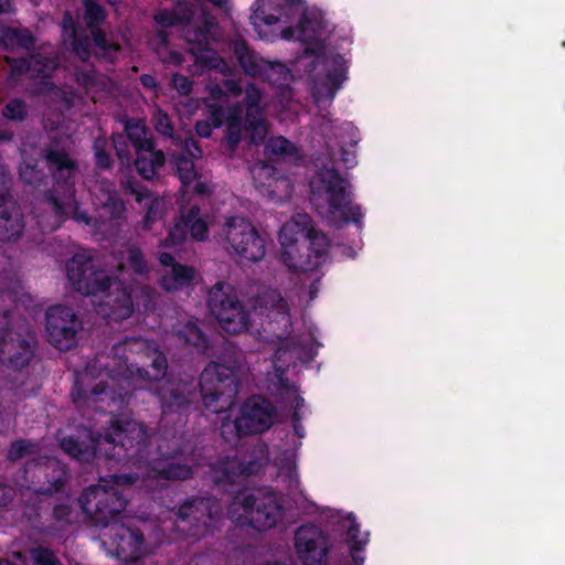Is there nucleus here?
<instances>
[{
  "instance_id": "46",
  "label": "nucleus",
  "mask_w": 565,
  "mask_h": 565,
  "mask_svg": "<svg viewBox=\"0 0 565 565\" xmlns=\"http://www.w3.org/2000/svg\"><path fill=\"white\" fill-rule=\"evenodd\" d=\"M63 35H64V39H66V36H68L71 40H72V45L74 46V50L77 52V54L82 57V58H85L86 56V53L84 52L83 54L79 52V49L78 46L76 45L75 43V40H74V35H75V29H74V22H73V19L70 14H66L64 17V20H63ZM67 40H65L66 42Z\"/></svg>"
},
{
  "instance_id": "58",
  "label": "nucleus",
  "mask_w": 565,
  "mask_h": 565,
  "mask_svg": "<svg viewBox=\"0 0 565 565\" xmlns=\"http://www.w3.org/2000/svg\"><path fill=\"white\" fill-rule=\"evenodd\" d=\"M141 83L146 86V87H154V78L151 76V75H143L141 77Z\"/></svg>"
},
{
  "instance_id": "54",
  "label": "nucleus",
  "mask_w": 565,
  "mask_h": 565,
  "mask_svg": "<svg viewBox=\"0 0 565 565\" xmlns=\"http://www.w3.org/2000/svg\"><path fill=\"white\" fill-rule=\"evenodd\" d=\"M52 207L56 214H68L73 210V206L70 202H60L58 200H53Z\"/></svg>"
},
{
  "instance_id": "60",
  "label": "nucleus",
  "mask_w": 565,
  "mask_h": 565,
  "mask_svg": "<svg viewBox=\"0 0 565 565\" xmlns=\"http://www.w3.org/2000/svg\"><path fill=\"white\" fill-rule=\"evenodd\" d=\"M170 63L180 64L181 56L178 53H171Z\"/></svg>"
},
{
  "instance_id": "21",
  "label": "nucleus",
  "mask_w": 565,
  "mask_h": 565,
  "mask_svg": "<svg viewBox=\"0 0 565 565\" xmlns=\"http://www.w3.org/2000/svg\"><path fill=\"white\" fill-rule=\"evenodd\" d=\"M93 204L98 217L105 221H116L124 212V203L111 191L110 184L99 183L92 189Z\"/></svg>"
},
{
  "instance_id": "6",
  "label": "nucleus",
  "mask_w": 565,
  "mask_h": 565,
  "mask_svg": "<svg viewBox=\"0 0 565 565\" xmlns=\"http://www.w3.org/2000/svg\"><path fill=\"white\" fill-rule=\"evenodd\" d=\"M228 518L237 525L266 531L284 519L281 498L271 491L255 490L236 495L228 508Z\"/></svg>"
},
{
  "instance_id": "63",
  "label": "nucleus",
  "mask_w": 565,
  "mask_h": 565,
  "mask_svg": "<svg viewBox=\"0 0 565 565\" xmlns=\"http://www.w3.org/2000/svg\"><path fill=\"white\" fill-rule=\"evenodd\" d=\"M0 491H3V489L0 487ZM9 500V497L3 494V497L0 498V504H6Z\"/></svg>"
},
{
  "instance_id": "51",
  "label": "nucleus",
  "mask_w": 565,
  "mask_h": 565,
  "mask_svg": "<svg viewBox=\"0 0 565 565\" xmlns=\"http://www.w3.org/2000/svg\"><path fill=\"white\" fill-rule=\"evenodd\" d=\"M172 83L174 87L182 94H186L191 89V83L185 76L177 74L173 76Z\"/></svg>"
},
{
  "instance_id": "10",
  "label": "nucleus",
  "mask_w": 565,
  "mask_h": 565,
  "mask_svg": "<svg viewBox=\"0 0 565 565\" xmlns=\"http://www.w3.org/2000/svg\"><path fill=\"white\" fill-rule=\"evenodd\" d=\"M209 306L221 328L226 332L237 334L248 330L250 315L230 284L221 281L211 288Z\"/></svg>"
},
{
  "instance_id": "30",
  "label": "nucleus",
  "mask_w": 565,
  "mask_h": 565,
  "mask_svg": "<svg viewBox=\"0 0 565 565\" xmlns=\"http://www.w3.org/2000/svg\"><path fill=\"white\" fill-rule=\"evenodd\" d=\"M137 200L140 202L145 201V204L148 207V211H147L146 217H145V227L146 228H151L152 223L160 220L169 209V204H168L167 200L163 198H150V195H145V196L138 195Z\"/></svg>"
},
{
  "instance_id": "57",
  "label": "nucleus",
  "mask_w": 565,
  "mask_h": 565,
  "mask_svg": "<svg viewBox=\"0 0 565 565\" xmlns=\"http://www.w3.org/2000/svg\"><path fill=\"white\" fill-rule=\"evenodd\" d=\"M96 160H97V164L103 168H107L110 163L109 157L106 153L100 152V151L96 152Z\"/></svg>"
},
{
  "instance_id": "47",
  "label": "nucleus",
  "mask_w": 565,
  "mask_h": 565,
  "mask_svg": "<svg viewBox=\"0 0 565 565\" xmlns=\"http://www.w3.org/2000/svg\"><path fill=\"white\" fill-rule=\"evenodd\" d=\"M269 298H270V308L273 310L277 311V313L281 315L282 320H285L287 322L288 318L285 317V315L287 313V309H288L287 302L280 297V295L278 292H271L269 295Z\"/></svg>"
},
{
  "instance_id": "26",
  "label": "nucleus",
  "mask_w": 565,
  "mask_h": 565,
  "mask_svg": "<svg viewBox=\"0 0 565 565\" xmlns=\"http://www.w3.org/2000/svg\"><path fill=\"white\" fill-rule=\"evenodd\" d=\"M282 36L286 39L295 38L299 41L306 42L308 46L305 50V54L301 57V61L311 58L315 55L317 45L320 49V41L322 39V32L320 31V25L313 21H306L301 24L299 29L296 31L287 30L282 33Z\"/></svg>"
},
{
  "instance_id": "35",
  "label": "nucleus",
  "mask_w": 565,
  "mask_h": 565,
  "mask_svg": "<svg viewBox=\"0 0 565 565\" xmlns=\"http://www.w3.org/2000/svg\"><path fill=\"white\" fill-rule=\"evenodd\" d=\"M178 337L183 339L185 343L193 347H201L204 343V337L196 324L189 322L177 331Z\"/></svg>"
},
{
  "instance_id": "53",
  "label": "nucleus",
  "mask_w": 565,
  "mask_h": 565,
  "mask_svg": "<svg viewBox=\"0 0 565 565\" xmlns=\"http://www.w3.org/2000/svg\"><path fill=\"white\" fill-rule=\"evenodd\" d=\"M20 175L26 183H32L36 179V171L32 166L24 164L20 168Z\"/></svg>"
},
{
  "instance_id": "20",
  "label": "nucleus",
  "mask_w": 565,
  "mask_h": 565,
  "mask_svg": "<svg viewBox=\"0 0 565 565\" xmlns=\"http://www.w3.org/2000/svg\"><path fill=\"white\" fill-rule=\"evenodd\" d=\"M188 230L196 241H204L209 236L207 222L200 213L198 206H192L180 220L169 228L168 236L161 242L163 247H173L182 244L186 237Z\"/></svg>"
},
{
  "instance_id": "5",
  "label": "nucleus",
  "mask_w": 565,
  "mask_h": 565,
  "mask_svg": "<svg viewBox=\"0 0 565 565\" xmlns=\"http://www.w3.org/2000/svg\"><path fill=\"white\" fill-rule=\"evenodd\" d=\"M138 479V475H121L100 479L98 484L87 488L82 493L79 503L83 511L96 524L108 526L110 520L121 513L127 505L122 492L135 484Z\"/></svg>"
},
{
  "instance_id": "24",
  "label": "nucleus",
  "mask_w": 565,
  "mask_h": 565,
  "mask_svg": "<svg viewBox=\"0 0 565 565\" xmlns=\"http://www.w3.org/2000/svg\"><path fill=\"white\" fill-rule=\"evenodd\" d=\"M24 224L15 202L0 198V239L11 241L19 237Z\"/></svg>"
},
{
  "instance_id": "50",
  "label": "nucleus",
  "mask_w": 565,
  "mask_h": 565,
  "mask_svg": "<svg viewBox=\"0 0 565 565\" xmlns=\"http://www.w3.org/2000/svg\"><path fill=\"white\" fill-rule=\"evenodd\" d=\"M236 53L238 55L239 63L246 73L255 75L257 73V68L252 63V56L247 53L242 54L239 50H237Z\"/></svg>"
},
{
  "instance_id": "64",
  "label": "nucleus",
  "mask_w": 565,
  "mask_h": 565,
  "mask_svg": "<svg viewBox=\"0 0 565 565\" xmlns=\"http://www.w3.org/2000/svg\"><path fill=\"white\" fill-rule=\"evenodd\" d=\"M221 125H222V120H221L218 117H215V119H214V126H215V127H218V126H221Z\"/></svg>"
},
{
  "instance_id": "42",
  "label": "nucleus",
  "mask_w": 565,
  "mask_h": 565,
  "mask_svg": "<svg viewBox=\"0 0 565 565\" xmlns=\"http://www.w3.org/2000/svg\"><path fill=\"white\" fill-rule=\"evenodd\" d=\"M237 468L236 461L228 462V467H215L212 469V479L215 482L234 481L235 470Z\"/></svg>"
},
{
  "instance_id": "34",
  "label": "nucleus",
  "mask_w": 565,
  "mask_h": 565,
  "mask_svg": "<svg viewBox=\"0 0 565 565\" xmlns=\"http://www.w3.org/2000/svg\"><path fill=\"white\" fill-rule=\"evenodd\" d=\"M47 161L51 168L61 172V177H68L73 169V161L65 153L51 151L47 154Z\"/></svg>"
},
{
  "instance_id": "59",
  "label": "nucleus",
  "mask_w": 565,
  "mask_h": 565,
  "mask_svg": "<svg viewBox=\"0 0 565 565\" xmlns=\"http://www.w3.org/2000/svg\"><path fill=\"white\" fill-rule=\"evenodd\" d=\"M83 85H85L89 90L94 88V81H90L89 77L81 79Z\"/></svg>"
},
{
  "instance_id": "61",
  "label": "nucleus",
  "mask_w": 565,
  "mask_h": 565,
  "mask_svg": "<svg viewBox=\"0 0 565 565\" xmlns=\"http://www.w3.org/2000/svg\"><path fill=\"white\" fill-rule=\"evenodd\" d=\"M353 562L355 565H363L364 558L359 557L358 555H353Z\"/></svg>"
},
{
  "instance_id": "40",
  "label": "nucleus",
  "mask_w": 565,
  "mask_h": 565,
  "mask_svg": "<svg viewBox=\"0 0 565 565\" xmlns=\"http://www.w3.org/2000/svg\"><path fill=\"white\" fill-rule=\"evenodd\" d=\"M179 178L183 184H190L196 179V171L192 159L181 157L177 160Z\"/></svg>"
},
{
  "instance_id": "33",
  "label": "nucleus",
  "mask_w": 565,
  "mask_h": 565,
  "mask_svg": "<svg viewBox=\"0 0 565 565\" xmlns=\"http://www.w3.org/2000/svg\"><path fill=\"white\" fill-rule=\"evenodd\" d=\"M188 8L179 4L173 11L160 10L156 13L154 20L162 28L171 26L188 19Z\"/></svg>"
},
{
  "instance_id": "43",
  "label": "nucleus",
  "mask_w": 565,
  "mask_h": 565,
  "mask_svg": "<svg viewBox=\"0 0 565 565\" xmlns=\"http://www.w3.org/2000/svg\"><path fill=\"white\" fill-rule=\"evenodd\" d=\"M316 61L318 64H322L323 66H329V64L335 65V73L331 76L332 83H335L339 81V78L342 76V72L344 70V61L342 57H328V56H321L317 55Z\"/></svg>"
},
{
  "instance_id": "56",
  "label": "nucleus",
  "mask_w": 565,
  "mask_h": 565,
  "mask_svg": "<svg viewBox=\"0 0 565 565\" xmlns=\"http://www.w3.org/2000/svg\"><path fill=\"white\" fill-rule=\"evenodd\" d=\"M185 150L192 158H198L201 156V151L194 140L190 139L185 142Z\"/></svg>"
},
{
  "instance_id": "39",
  "label": "nucleus",
  "mask_w": 565,
  "mask_h": 565,
  "mask_svg": "<svg viewBox=\"0 0 565 565\" xmlns=\"http://www.w3.org/2000/svg\"><path fill=\"white\" fill-rule=\"evenodd\" d=\"M204 28L205 31L202 30H192L190 26H188L185 31V38L190 43H198L200 46L203 43H207L206 34H213V28L214 23L212 19L207 17H203Z\"/></svg>"
},
{
  "instance_id": "3",
  "label": "nucleus",
  "mask_w": 565,
  "mask_h": 565,
  "mask_svg": "<svg viewBox=\"0 0 565 565\" xmlns=\"http://www.w3.org/2000/svg\"><path fill=\"white\" fill-rule=\"evenodd\" d=\"M115 356L118 359V366L115 374L111 375L106 371H102L98 375H94L93 371L87 370L83 373L78 382L82 386L89 390L86 398L96 402L97 395L104 393V388L99 386L119 381V377L126 380L127 374L134 375L132 367L136 366L137 376L141 380L157 381L163 377L167 369L164 356L148 341L134 339L126 341L115 348Z\"/></svg>"
},
{
  "instance_id": "55",
  "label": "nucleus",
  "mask_w": 565,
  "mask_h": 565,
  "mask_svg": "<svg viewBox=\"0 0 565 565\" xmlns=\"http://www.w3.org/2000/svg\"><path fill=\"white\" fill-rule=\"evenodd\" d=\"M198 135L209 137L212 132V126L209 122L200 121L195 126Z\"/></svg>"
},
{
  "instance_id": "25",
  "label": "nucleus",
  "mask_w": 565,
  "mask_h": 565,
  "mask_svg": "<svg viewBox=\"0 0 565 565\" xmlns=\"http://www.w3.org/2000/svg\"><path fill=\"white\" fill-rule=\"evenodd\" d=\"M4 356L9 362V365L13 369H20L25 366L32 358L31 347L24 341L14 343L0 337V362H4Z\"/></svg>"
},
{
  "instance_id": "29",
  "label": "nucleus",
  "mask_w": 565,
  "mask_h": 565,
  "mask_svg": "<svg viewBox=\"0 0 565 565\" xmlns=\"http://www.w3.org/2000/svg\"><path fill=\"white\" fill-rule=\"evenodd\" d=\"M340 526L347 531V543L351 551H360L366 545L369 541L367 534L360 533L359 525L352 514L343 515Z\"/></svg>"
},
{
  "instance_id": "15",
  "label": "nucleus",
  "mask_w": 565,
  "mask_h": 565,
  "mask_svg": "<svg viewBox=\"0 0 565 565\" xmlns=\"http://www.w3.org/2000/svg\"><path fill=\"white\" fill-rule=\"evenodd\" d=\"M103 544L110 554L124 562L136 561L147 553L139 532L118 523L113 524L104 534Z\"/></svg>"
},
{
  "instance_id": "52",
  "label": "nucleus",
  "mask_w": 565,
  "mask_h": 565,
  "mask_svg": "<svg viewBox=\"0 0 565 565\" xmlns=\"http://www.w3.org/2000/svg\"><path fill=\"white\" fill-rule=\"evenodd\" d=\"M93 36H94V43L95 45L102 51V52H105L107 50H111V51H117V46L115 45H109L108 47H106V40H105V36L102 32L99 31H94L93 30Z\"/></svg>"
},
{
  "instance_id": "41",
  "label": "nucleus",
  "mask_w": 565,
  "mask_h": 565,
  "mask_svg": "<svg viewBox=\"0 0 565 565\" xmlns=\"http://www.w3.org/2000/svg\"><path fill=\"white\" fill-rule=\"evenodd\" d=\"M104 19V12L93 0L85 2V20L88 26L94 28Z\"/></svg>"
},
{
  "instance_id": "44",
  "label": "nucleus",
  "mask_w": 565,
  "mask_h": 565,
  "mask_svg": "<svg viewBox=\"0 0 565 565\" xmlns=\"http://www.w3.org/2000/svg\"><path fill=\"white\" fill-rule=\"evenodd\" d=\"M34 565H60L54 554L46 548H35L32 551Z\"/></svg>"
},
{
  "instance_id": "48",
  "label": "nucleus",
  "mask_w": 565,
  "mask_h": 565,
  "mask_svg": "<svg viewBox=\"0 0 565 565\" xmlns=\"http://www.w3.org/2000/svg\"><path fill=\"white\" fill-rule=\"evenodd\" d=\"M156 129L162 135H170L172 130L168 116L161 111L156 115Z\"/></svg>"
},
{
  "instance_id": "16",
  "label": "nucleus",
  "mask_w": 565,
  "mask_h": 565,
  "mask_svg": "<svg viewBox=\"0 0 565 565\" xmlns=\"http://www.w3.org/2000/svg\"><path fill=\"white\" fill-rule=\"evenodd\" d=\"M295 550L306 565H318L324 561L329 550L327 536L316 525H302L295 533Z\"/></svg>"
},
{
  "instance_id": "22",
  "label": "nucleus",
  "mask_w": 565,
  "mask_h": 565,
  "mask_svg": "<svg viewBox=\"0 0 565 565\" xmlns=\"http://www.w3.org/2000/svg\"><path fill=\"white\" fill-rule=\"evenodd\" d=\"M42 51V53L32 54L26 66H24L25 62L23 60H17L12 56H6V60L10 63L13 74L25 72L30 77H47L55 70L56 63L50 58L52 54L50 46L43 47Z\"/></svg>"
},
{
  "instance_id": "1",
  "label": "nucleus",
  "mask_w": 565,
  "mask_h": 565,
  "mask_svg": "<svg viewBox=\"0 0 565 565\" xmlns=\"http://www.w3.org/2000/svg\"><path fill=\"white\" fill-rule=\"evenodd\" d=\"M148 443V434L142 424L122 417L114 425V434L104 436L99 431L84 429L76 439L72 435H62L60 445L70 456L79 460H89L95 455L105 457H121L122 452L135 457L142 454Z\"/></svg>"
},
{
  "instance_id": "49",
  "label": "nucleus",
  "mask_w": 565,
  "mask_h": 565,
  "mask_svg": "<svg viewBox=\"0 0 565 565\" xmlns=\"http://www.w3.org/2000/svg\"><path fill=\"white\" fill-rule=\"evenodd\" d=\"M76 218L85 222L86 224L93 223V226L98 228V230H100V233L105 232L104 230H102V226H105V224L107 222H109V225H107V227L110 228V227L114 226L113 223H111L113 221H105V222H103L102 218L98 217V214L96 216H94V217H86L83 214L76 213Z\"/></svg>"
},
{
  "instance_id": "13",
  "label": "nucleus",
  "mask_w": 565,
  "mask_h": 565,
  "mask_svg": "<svg viewBox=\"0 0 565 565\" xmlns=\"http://www.w3.org/2000/svg\"><path fill=\"white\" fill-rule=\"evenodd\" d=\"M81 322L67 307L54 306L46 313L49 341L58 350H70L76 345Z\"/></svg>"
},
{
  "instance_id": "37",
  "label": "nucleus",
  "mask_w": 565,
  "mask_h": 565,
  "mask_svg": "<svg viewBox=\"0 0 565 565\" xmlns=\"http://www.w3.org/2000/svg\"><path fill=\"white\" fill-rule=\"evenodd\" d=\"M195 60L210 68L225 70L224 62L216 52L201 47L198 52H193Z\"/></svg>"
},
{
  "instance_id": "11",
  "label": "nucleus",
  "mask_w": 565,
  "mask_h": 565,
  "mask_svg": "<svg viewBox=\"0 0 565 565\" xmlns=\"http://www.w3.org/2000/svg\"><path fill=\"white\" fill-rule=\"evenodd\" d=\"M200 385L205 407L218 413L230 404L234 392L233 370L213 363L202 372Z\"/></svg>"
},
{
  "instance_id": "32",
  "label": "nucleus",
  "mask_w": 565,
  "mask_h": 565,
  "mask_svg": "<svg viewBox=\"0 0 565 565\" xmlns=\"http://www.w3.org/2000/svg\"><path fill=\"white\" fill-rule=\"evenodd\" d=\"M250 173L255 182V185L263 194L268 186L273 185L271 180L276 177L278 172L269 164L257 163L252 168Z\"/></svg>"
},
{
  "instance_id": "4",
  "label": "nucleus",
  "mask_w": 565,
  "mask_h": 565,
  "mask_svg": "<svg viewBox=\"0 0 565 565\" xmlns=\"http://www.w3.org/2000/svg\"><path fill=\"white\" fill-rule=\"evenodd\" d=\"M147 266L141 253L136 248H127L121 253L118 265L120 278L118 281L108 282L109 289L98 313L107 319L119 321L129 318L136 308H145L151 303L152 290L148 286H141L134 275L146 273Z\"/></svg>"
},
{
  "instance_id": "45",
  "label": "nucleus",
  "mask_w": 565,
  "mask_h": 565,
  "mask_svg": "<svg viewBox=\"0 0 565 565\" xmlns=\"http://www.w3.org/2000/svg\"><path fill=\"white\" fill-rule=\"evenodd\" d=\"M3 115L10 119H22L25 115V106L20 100H12L6 106Z\"/></svg>"
},
{
  "instance_id": "38",
  "label": "nucleus",
  "mask_w": 565,
  "mask_h": 565,
  "mask_svg": "<svg viewBox=\"0 0 565 565\" xmlns=\"http://www.w3.org/2000/svg\"><path fill=\"white\" fill-rule=\"evenodd\" d=\"M266 151L276 156H290L295 153L296 149L286 138L275 137L267 142Z\"/></svg>"
},
{
  "instance_id": "14",
  "label": "nucleus",
  "mask_w": 565,
  "mask_h": 565,
  "mask_svg": "<svg viewBox=\"0 0 565 565\" xmlns=\"http://www.w3.org/2000/svg\"><path fill=\"white\" fill-rule=\"evenodd\" d=\"M67 277L72 286L85 295L104 291L106 282L109 281L108 275L103 270L98 271L96 265L84 254H78L68 262Z\"/></svg>"
},
{
  "instance_id": "18",
  "label": "nucleus",
  "mask_w": 565,
  "mask_h": 565,
  "mask_svg": "<svg viewBox=\"0 0 565 565\" xmlns=\"http://www.w3.org/2000/svg\"><path fill=\"white\" fill-rule=\"evenodd\" d=\"M141 471V482L148 490L163 487L169 480H182L191 476L192 469L169 459L153 460L138 467Z\"/></svg>"
},
{
  "instance_id": "36",
  "label": "nucleus",
  "mask_w": 565,
  "mask_h": 565,
  "mask_svg": "<svg viewBox=\"0 0 565 565\" xmlns=\"http://www.w3.org/2000/svg\"><path fill=\"white\" fill-rule=\"evenodd\" d=\"M39 450L38 446L31 441L18 440L11 445L8 457L11 460H18L25 456H34Z\"/></svg>"
},
{
  "instance_id": "31",
  "label": "nucleus",
  "mask_w": 565,
  "mask_h": 565,
  "mask_svg": "<svg viewBox=\"0 0 565 565\" xmlns=\"http://www.w3.org/2000/svg\"><path fill=\"white\" fill-rule=\"evenodd\" d=\"M271 183L273 185L268 186L263 195L274 201H282L290 198L292 186L289 179L278 172L271 180Z\"/></svg>"
},
{
  "instance_id": "17",
  "label": "nucleus",
  "mask_w": 565,
  "mask_h": 565,
  "mask_svg": "<svg viewBox=\"0 0 565 565\" xmlns=\"http://www.w3.org/2000/svg\"><path fill=\"white\" fill-rule=\"evenodd\" d=\"M273 423V408L268 402L260 397L248 399L236 418L234 428L238 435L262 433Z\"/></svg>"
},
{
  "instance_id": "8",
  "label": "nucleus",
  "mask_w": 565,
  "mask_h": 565,
  "mask_svg": "<svg viewBox=\"0 0 565 565\" xmlns=\"http://www.w3.org/2000/svg\"><path fill=\"white\" fill-rule=\"evenodd\" d=\"M227 87L231 92H233V94H235V84L228 83ZM243 88L244 99L247 104V115L244 130H242L241 120L238 117V113H242L241 109L235 108L227 115L226 118L227 139L232 145H236L243 138V135L248 138L250 142L257 143L263 141L268 132L267 122L260 115V111L257 107V103L260 99L259 90L253 85L244 86L243 83H241L237 89L243 92Z\"/></svg>"
},
{
  "instance_id": "27",
  "label": "nucleus",
  "mask_w": 565,
  "mask_h": 565,
  "mask_svg": "<svg viewBox=\"0 0 565 565\" xmlns=\"http://www.w3.org/2000/svg\"><path fill=\"white\" fill-rule=\"evenodd\" d=\"M35 471L34 475L38 479H41V477H47V471L51 469L54 473L52 481L49 480V486H41L36 488L35 490L43 493H51L53 491H56L64 478H65V469L60 462L46 458L44 462H39L35 465Z\"/></svg>"
},
{
  "instance_id": "28",
  "label": "nucleus",
  "mask_w": 565,
  "mask_h": 565,
  "mask_svg": "<svg viewBox=\"0 0 565 565\" xmlns=\"http://www.w3.org/2000/svg\"><path fill=\"white\" fill-rule=\"evenodd\" d=\"M0 40L10 51H29L33 45V38L26 30L7 28L1 31Z\"/></svg>"
},
{
  "instance_id": "9",
  "label": "nucleus",
  "mask_w": 565,
  "mask_h": 565,
  "mask_svg": "<svg viewBox=\"0 0 565 565\" xmlns=\"http://www.w3.org/2000/svg\"><path fill=\"white\" fill-rule=\"evenodd\" d=\"M228 248L243 262L257 263L266 254V243L254 224L244 216H230L222 227Z\"/></svg>"
},
{
  "instance_id": "19",
  "label": "nucleus",
  "mask_w": 565,
  "mask_h": 565,
  "mask_svg": "<svg viewBox=\"0 0 565 565\" xmlns=\"http://www.w3.org/2000/svg\"><path fill=\"white\" fill-rule=\"evenodd\" d=\"M305 7L300 2L290 0H258L257 9L253 14V24L262 38L267 36L263 26H271L282 18H290L302 14Z\"/></svg>"
},
{
  "instance_id": "12",
  "label": "nucleus",
  "mask_w": 565,
  "mask_h": 565,
  "mask_svg": "<svg viewBox=\"0 0 565 565\" xmlns=\"http://www.w3.org/2000/svg\"><path fill=\"white\" fill-rule=\"evenodd\" d=\"M126 131L136 149L139 174L145 179L153 178L164 163V154L153 149L150 134L142 121H129Z\"/></svg>"
},
{
  "instance_id": "23",
  "label": "nucleus",
  "mask_w": 565,
  "mask_h": 565,
  "mask_svg": "<svg viewBox=\"0 0 565 565\" xmlns=\"http://www.w3.org/2000/svg\"><path fill=\"white\" fill-rule=\"evenodd\" d=\"M160 264L167 267L162 275L161 285L167 290H175L188 286L195 278V269L185 265L174 264L171 255L162 253Z\"/></svg>"
},
{
  "instance_id": "2",
  "label": "nucleus",
  "mask_w": 565,
  "mask_h": 565,
  "mask_svg": "<svg viewBox=\"0 0 565 565\" xmlns=\"http://www.w3.org/2000/svg\"><path fill=\"white\" fill-rule=\"evenodd\" d=\"M278 260L289 271L302 274L315 270L329 250L327 236L315 230L311 217L298 213L278 231Z\"/></svg>"
},
{
  "instance_id": "62",
  "label": "nucleus",
  "mask_w": 565,
  "mask_h": 565,
  "mask_svg": "<svg viewBox=\"0 0 565 565\" xmlns=\"http://www.w3.org/2000/svg\"><path fill=\"white\" fill-rule=\"evenodd\" d=\"M230 429H232V425H231L230 423H224V424L222 425V433H223L224 435H226V434H227V430H230Z\"/></svg>"
},
{
  "instance_id": "7",
  "label": "nucleus",
  "mask_w": 565,
  "mask_h": 565,
  "mask_svg": "<svg viewBox=\"0 0 565 565\" xmlns=\"http://www.w3.org/2000/svg\"><path fill=\"white\" fill-rule=\"evenodd\" d=\"M310 186L311 203L322 217L334 223L358 220L359 209L351 203L345 181L335 171L319 172Z\"/></svg>"
}]
</instances>
